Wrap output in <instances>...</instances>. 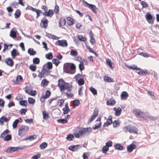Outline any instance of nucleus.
I'll return each instance as SVG.
<instances>
[{
  "instance_id": "1",
  "label": "nucleus",
  "mask_w": 159,
  "mask_h": 159,
  "mask_svg": "<svg viewBox=\"0 0 159 159\" xmlns=\"http://www.w3.org/2000/svg\"><path fill=\"white\" fill-rule=\"evenodd\" d=\"M76 67L73 63H67L64 65V71L67 73L73 74L75 72Z\"/></svg>"
},
{
  "instance_id": "2",
  "label": "nucleus",
  "mask_w": 159,
  "mask_h": 159,
  "mask_svg": "<svg viewBox=\"0 0 159 159\" xmlns=\"http://www.w3.org/2000/svg\"><path fill=\"white\" fill-rule=\"evenodd\" d=\"M133 112L135 116L138 118L144 119L146 117V115L140 110L136 109H134Z\"/></svg>"
},
{
  "instance_id": "3",
  "label": "nucleus",
  "mask_w": 159,
  "mask_h": 159,
  "mask_svg": "<svg viewBox=\"0 0 159 159\" xmlns=\"http://www.w3.org/2000/svg\"><path fill=\"white\" fill-rule=\"evenodd\" d=\"M123 129L124 130H126L130 133L137 134L138 129L135 126L132 125H128L124 127Z\"/></svg>"
},
{
  "instance_id": "4",
  "label": "nucleus",
  "mask_w": 159,
  "mask_h": 159,
  "mask_svg": "<svg viewBox=\"0 0 159 159\" xmlns=\"http://www.w3.org/2000/svg\"><path fill=\"white\" fill-rule=\"evenodd\" d=\"M29 129L28 126L22 125L20 128L18 130V135L20 136H22L24 135L26 132H27Z\"/></svg>"
},
{
  "instance_id": "5",
  "label": "nucleus",
  "mask_w": 159,
  "mask_h": 159,
  "mask_svg": "<svg viewBox=\"0 0 159 159\" xmlns=\"http://www.w3.org/2000/svg\"><path fill=\"white\" fill-rule=\"evenodd\" d=\"M92 131V128L91 127L86 128H82L78 132L80 136L86 135H88L89 133Z\"/></svg>"
},
{
  "instance_id": "6",
  "label": "nucleus",
  "mask_w": 159,
  "mask_h": 159,
  "mask_svg": "<svg viewBox=\"0 0 159 159\" xmlns=\"http://www.w3.org/2000/svg\"><path fill=\"white\" fill-rule=\"evenodd\" d=\"M27 147V146H24L23 147H10L7 148L6 152L7 153H11L17 151L18 150L23 149Z\"/></svg>"
},
{
  "instance_id": "7",
  "label": "nucleus",
  "mask_w": 159,
  "mask_h": 159,
  "mask_svg": "<svg viewBox=\"0 0 159 159\" xmlns=\"http://www.w3.org/2000/svg\"><path fill=\"white\" fill-rule=\"evenodd\" d=\"M82 2L84 5L92 10L95 13H97V8L94 5L85 2L84 0H82Z\"/></svg>"
},
{
  "instance_id": "8",
  "label": "nucleus",
  "mask_w": 159,
  "mask_h": 159,
  "mask_svg": "<svg viewBox=\"0 0 159 159\" xmlns=\"http://www.w3.org/2000/svg\"><path fill=\"white\" fill-rule=\"evenodd\" d=\"M65 83L66 82L62 79H59L58 80V84L57 85L60 89L61 92H62L65 90V87L64 85L65 84Z\"/></svg>"
},
{
  "instance_id": "9",
  "label": "nucleus",
  "mask_w": 159,
  "mask_h": 159,
  "mask_svg": "<svg viewBox=\"0 0 159 159\" xmlns=\"http://www.w3.org/2000/svg\"><path fill=\"white\" fill-rule=\"evenodd\" d=\"M82 147H85L84 145H71L68 148V149L71 150L72 151H75L77 149H80Z\"/></svg>"
},
{
  "instance_id": "10",
  "label": "nucleus",
  "mask_w": 159,
  "mask_h": 159,
  "mask_svg": "<svg viewBox=\"0 0 159 159\" xmlns=\"http://www.w3.org/2000/svg\"><path fill=\"white\" fill-rule=\"evenodd\" d=\"M48 20L45 17H44L41 20L40 25L42 27L46 28L48 26Z\"/></svg>"
},
{
  "instance_id": "11",
  "label": "nucleus",
  "mask_w": 159,
  "mask_h": 159,
  "mask_svg": "<svg viewBox=\"0 0 159 159\" xmlns=\"http://www.w3.org/2000/svg\"><path fill=\"white\" fill-rule=\"evenodd\" d=\"M55 44L56 45L62 47H67L68 45L66 41L65 40H58L56 42Z\"/></svg>"
},
{
  "instance_id": "12",
  "label": "nucleus",
  "mask_w": 159,
  "mask_h": 159,
  "mask_svg": "<svg viewBox=\"0 0 159 159\" xmlns=\"http://www.w3.org/2000/svg\"><path fill=\"white\" fill-rule=\"evenodd\" d=\"M146 18L149 23L151 24H153V21L152 15L149 12L146 13Z\"/></svg>"
},
{
  "instance_id": "13",
  "label": "nucleus",
  "mask_w": 159,
  "mask_h": 159,
  "mask_svg": "<svg viewBox=\"0 0 159 159\" xmlns=\"http://www.w3.org/2000/svg\"><path fill=\"white\" fill-rule=\"evenodd\" d=\"M53 12L52 10L50 9L49 11H44L43 13V15L52 17L53 15Z\"/></svg>"
},
{
  "instance_id": "14",
  "label": "nucleus",
  "mask_w": 159,
  "mask_h": 159,
  "mask_svg": "<svg viewBox=\"0 0 159 159\" xmlns=\"http://www.w3.org/2000/svg\"><path fill=\"white\" fill-rule=\"evenodd\" d=\"M136 148V146L135 144H131L127 146V151L129 152H131L134 149H135Z\"/></svg>"
},
{
  "instance_id": "15",
  "label": "nucleus",
  "mask_w": 159,
  "mask_h": 159,
  "mask_svg": "<svg viewBox=\"0 0 159 159\" xmlns=\"http://www.w3.org/2000/svg\"><path fill=\"white\" fill-rule=\"evenodd\" d=\"M10 118H7L5 116H2L0 118V125H3L4 121L7 122L10 120Z\"/></svg>"
},
{
  "instance_id": "16",
  "label": "nucleus",
  "mask_w": 159,
  "mask_h": 159,
  "mask_svg": "<svg viewBox=\"0 0 159 159\" xmlns=\"http://www.w3.org/2000/svg\"><path fill=\"white\" fill-rule=\"evenodd\" d=\"M5 61L8 65L11 66H12L13 65L14 62L11 58H6Z\"/></svg>"
},
{
  "instance_id": "17",
  "label": "nucleus",
  "mask_w": 159,
  "mask_h": 159,
  "mask_svg": "<svg viewBox=\"0 0 159 159\" xmlns=\"http://www.w3.org/2000/svg\"><path fill=\"white\" fill-rule=\"evenodd\" d=\"M89 35L90 37V42L93 45L95 43V40L93 37V34L91 31L89 32Z\"/></svg>"
},
{
  "instance_id": "18",
  "label": "nucleus",
  "mask_w": 159,
  "mask_h": 159,
  "mask_svg": "<svg viewBox=\"0 0 159 159\" xmlns=\"http://www.w3.org/2000/svg\"><path fill=\"white\" fill-rule=\"evenodd\" d=\"M23 82V78L20 75H18L16 78V81L14 83L16 84H19Z\"/></svg>"
},
{
  "instance_id": "19",
  "label": "nucleus",
  "mask_w": 159,
  "mask_h": 159,
  "mask_svg": "<svg viewBox=\"0 0 159 159\" xmlns=\"http://www.w3.org/2000/svg\"><path fill=\"white\" fill-rule=\"evenodd\" d=\"M11 56L13 58H14L15 57L19 55V52L17 51V50L16 49H13L11 52Z\"/></svg>"
},
{
  "instance_id": "20",
  "label": "nucleus",
  "mask_w": 159,
  "mask_h": 159,
  "mask_svg": "<svg viewBox=\"0 0 159 159\" xmlns=\"http://www.w3.org/2000/svg\"><path fill=\"white\" fill-rule=\"evenodd\" d=\"M66 23V21L65 19L63 17L61 18L59 21V26L61 27L64 26L65 25Z\"/></svg>"
},
{
  "instance_id": "21",
  "label": "nucleus",
  "mask_w": 159,
  "mask_h": 159,
  "mask_svg": "<svg viewBox=\"0 0 159 159\" xmlns=\"http://www.w3.org/2000/svg\"><path fill=\"white\" fill-rule=\"evenodd\" d=\"M128 96V93L125 91L123 92L122 93L121 95V98L123 100L126 99Z\"/></svg>"
},
{
  "instance_id": "22",
  "label": "nucleus",
  "mask_w": 159,
  "mask_h": 159,
  "mask_svg": "<svg viewBox=\"0 0 159 159\" xmlns=\"http://www.w3.org/2000/svg\"><path fill=\"white\" fill-rule=\"evenodd\" d=\"M67 20H68L67 23L68 25L70 26L73 25L74 22V21L72 18L70 17H67Z\"/></svg>"
},
{
  "instance_id": "23",
  "label": "nucleus",
  "mask_w": 159,
  "mask_h": 159,
  "mask_svg": "<svg viewBox=\"0 0 159 159\" xmlns=\"http://www.w3.org/2000/svg\"><path fill=\"white\" fill-rule=\"evenodd\" d=\"M51 94V92L50 91L48 90L46 92L45 95L42 96V97L43 98H49V97L50 96Z\"/></svg>"
},
{
  "instance_id": "24",
  "label": "nucleus",
  "mask_w": 159,
  "mask_h": 159,
  "mask_svg": "<svg viewBox=\"0 0 159 159\" xmlns=\"http://www.w3.org/2000/svg\"><path fill=\"white\" fill-rule=\"evenodd\" d=\"M116 149L122 150L123 149V147L120 144H116L114 146Z\"/></svg>"
},
{
  "instance_id": "25",
  "label": "nucleus",
  "mask_w": 159,
  "mask_h": 159,
  "mask_svg": "<svg viewBox=\"0 0 159 159\" xmlns=\"http://www.w3.org/2000/svg\"><path fill=\"white\" fill-rule=\"evenodd\" d=\"M65 87V89H66L68 91H70L71 90L72 85H70L68 83H66L64 85Z\"/></svg>"
},
{
  "instance_id": "26",
  "label": "nucleus",
  "mask_w": 159,
  "mask_h": 159,
  "mask_svg": "<svg viewBox=\"0 0 159 159\" xmlns=\"http://www.w3.org/2000/svg\"><path fill=\"white\" fill-rule=\"evenodd\" d=\"M28 52L30 55H34L36 54V52L34 51L33 48H29Z\"/></svg>"
},
{
  "instance_id": "27",
  "label": "nucleus",
  "mask_w": 159,
  "mask_h": 159,
  "mask_svg": "<svg viewBox=\"0 0 159 159\" xmlns=\"http://www.w3.org/2000/svg\"><path fill=\"white\" fill-rule=\"evenodd\" d=\"M48 70L49 69L46 68V66H43L42 71L43 72L45 75H46V73H48L50 72Z\"/></svg>"
},
{
  "instance_id": "28",
  "label": "nucleus",
  "mask_w": 159,
  "mask_h": 159,
  "mask_svg": "<svg viewBox=\"0 0 159 159\" xmlns=\"http://www.w3.org/2000/svg\"><path fill=\"white\" fill-rule=\"evenodd\" d=\"M36 136L37 135H32L25 138V140H30V141H32L36 138Z\"/></svg>"
},
{
  "instance_id": "29",
  "label": "nucleus",
  "mask_w": 159,
  "mask_h": 159,
  "mask_svg": "<svg viewBox=\"0 0 159 159\" xmlns=\"http://www.w3.org/2000/svg\"><path fill=\"white\" fill-rule=\"evenodd\" d=\"M107 63L108 65L110 68L112 69L114 68L112 66L113 63L111 62V60L109 59H107L106 60Z\"/></svg>"
},
{
  "instance_id": "30",
  "label": "nucleus",
  "mask_w": 159,
  "mask_h": 159,
  "mask_svg": "<svg viewBox=\"0 0 159 159\" xmlns=\"http://www.w3.org/2000/svg\"><path fill=\"white\" fill-rule=\"evenodd\" d=\"M76 81L79 85H83L84 83V80L82 78H80L79 79L76 80Z\"/></svg>"
},
{
  "instance_id": "31",
  "label": "nucleus",
  "mask_w": 159,
  "mask_h": 159,
  "mask_svg": "<svg viewBox=\"0 0 159 159\" xmlns=\"http://www.w3.org/2000/svg\"><path fill=\"white\" fill-rule=\"evenodd\" d=\"M43 66H46V67L48 69H51L52 67V65L51 62H48L46 64H44Z\"/></svg>"
},
{
  "instance_id": "32",
  "label": "nucleus",
  "mask_w": 159,
  "mask_h": 159,
  "mask_svg": "<svg viewBox=\"0 0 159 159\" xmlns=\"http://www.w3.org/2000/svg\"><path fill=\"white\" fill-rule=\"evenodd\" d=\"M43 119L44 120H47L49 118L48 113L45 111L43 112Z\"/></svg>"
},
{
  "instance_id": "33",
  "label": "nucleus",
  "mask_w": 159,
  "mask_h": 159,
  "mask_svg": "<svg viewBox=\"0 0 159 159\" xmlns=\"http://www.w3.org/2000/svg\"><path fill=\"white\" fill-rule=\"evenodd\" d=\"M138 74L139 75H145L148 74V72L147 70H141L138 73Z\"/></svg>"
},
{
  "instance_id": "34",
  "label": "nucleus",
  "mask_w": 159,
  "mask_h": 159,
  "mask_svg": "<svg viewBox=\"0 0 159 159\" xmlns=\"http://www.w3.org/2000/svg\"><path fill=\"white\" fill-rule=\"evenodd\" d=\"M48 146V144L45 142H43L41 144L39 145V147L42 150L46 148Z\"/></svg>"
},
{
  "instance_id": "35",
  "label": "nucleus",
  "mask_w": 159,
  "mask_h": 159,
  "mask_svg": "<svg viewBox=\"0 0 159 159\" xmlns=\"http://www.w3.org/2000/svg\"><path fill=\"white\" fill-rule=\"evenodd\" d=\"M58 123L64 124L67 122V120L65 119H59L57 120Z\"/></svg>"
},
{
  "instance_id": "36",
  "label": "nucleus",
  "mask_w": 159,
  "mask_h": 159,
  "mask_svg": "<svg viewBox=\"0 0 159 159\" xmlns=\"http://www.w3.org/2000/svg\"><path fill=\"white\" fill-rule=\"evenodd\" d=\"M121 111L122 110L121 108L120 107H118L117 108V110H116V111L115 112V114L117 116H119L121 113Z\"/></svg>"
},
{
  "instance_id": "37",
  "label": "nucleus",
  "mask_w": 159,
  "mask_h": 159,
  "mask_svg": "<svg viewBox=\"0 0 159 159\" xmlns=\"http://www.w3.org/2000/svg\"><path fill=\"white\" fill-rule=\"evenodd\" d=\"M10 36L13 38H16V32L14 30H11L10 31Z\"/></svg>"
},
{
  "instance_id": "38",
  "label": "nucleus",
  "mask_w": 159,
  "mask_h": 159,
  "mask_svg": "<svg viewBox=\"0 0 159 159\" xmlns=\"http://www.w3.org/2000/svg\"><path fill=\"white\" fill-rule=\"evenodd\" d=\"M20 122L18 119H16L13 122L12 124L13 127L14 129L16 128L17 127L18 124Z\"/></svg>"
},
{
  "instance_id": "39",
  "label": "nucleus",
  "mask_w": 159,
  "mask_h": 159,
  "mask_svg": "<svg viewBox=\"0 0 159 159\" xmlns=\"http://www.w3.org/2000/svg\"><path fill=\"white\" fill-rule=\"evenodd\" d=\"M104 81L107 82H113L112 79L109 77L105 76L104 78Z\"/></svg>"
},
{
  "instance_id": "40",
  "label": "nucleus",
  "mask_w": 159,
  "mask_h": 159,
  "mask_svg": "<svg viewBox=\"0 0 159 159\" xmlns=\"http://www.w3.org/2000/svg\"><path fill=\"white\" fill-rule=\"evenodd\" d=\"M101 122H99L98 123H96L94 126L93 127V129H96L99 128L101 126Z\"/></svg>"
},
{
  "instance_id": "41",
  "label": "nucleus",
  "mask_w": 159,
  "mask_h": 159,
  "mask_svg": "<svg viewBox=\"0 0 159 159\" xmlns=\"http://www.w3.org/2000/svg\"><path fill=\"white\" fill-rule=\"evenodd\" d=\"M19 104L21 106H26L27 103V102L26 100L20 101L19 102Z\"/></svg>"
},
{
  "instance_id": "42",
  "label": "nucleus",
  "mask_w": 159,
  "mask_h": 159,
  "mask_svg": "<svg viewBox=\"0 0 159 159\" xmlns=\"http://www.w3.org/2000/svg\"><path fill=\"white\" fill-rule=\"evenodd\" d=\"M10 131L8 129H6L4 130L1 134L0 136V138H4V136L7 134L9 133Z\"/></svg>"
},
{
  "instance_id": "43",
  "label": "nucleus",
  "mask_w": 159,
  "mask_h": 159,
  "mask_svg": "<svg viewBox=\"0 0 159 159\" xmlns=\"http://www.w3.org/2000/svg\"><path fill=\"white\" fill-rule=\"evenodd\" d=\"M45 57L48 59H52L53 57L52 53V52H49L48 54H46Z\"/></svg>"
},
{
  "instance_id": "44",
  "label": "nucleus",
  "mask_w": 159,
  "mask_h": 159,
  "mask_svg": "<svg viewBox=\"0 0 159 159\" xmlns=\"http://www.w3.org/2000/svg\"><path fill=\"white\" fill-rule=\"evenodd\" d=\"M89 90L93 93V95H97V90L93 87H90L89 88Z\"/></svg>"
},
{
  "instance_id": "45",
  "label": "nucleus",
  "mask_w": 159,
  "mask_h": 159,
  "mask_svg": "<svg viewBox=\"0 0 159 159\" xmlns=\"http://www.w3.org/2000/svg\"><path fill=\"white\" fill-rule=\"evenodd\" d=\"M14 15L15 18H17L19 17L20 15V10L19 9L16 10Z\"/></svg>"
},
{
  "instance_id": "46",
  "label": "nucleus",
  "mask_w": 159,
  "mask_h": 159,
  "mask_svg": "<svg viewBox=\"0 0 159 159\" xmlns=\"http://www.w3.org/2000/svg\"><path fill=\"white\" fill-rule=\"evenodd\" d=\"M11 139V135L8 134L5 136L4 138V140L5 141H9Z\"/></svg>"
},
{
  "instance_id": "47",
  "label": "nucleus",
  "mask_w": 159,
  "mask_h": 159,
  "mask_svg": "<svg viewBox=\"0 0 159 159\" xmlns=\"http://www.w3.org/2000/svg\"><path fill=\"white\" fill-rule=\"evenodd\" d=\"M52 62L55 64L56 66H57L60 63V62L57 59L54 58L52 60Z\"/></svg>"
},
{
  "instance_id": "48",
  "label": "nucleus",
  "mask_w": 159,
  "mask_h": 159,
  "mask_svg": "<svg viewBox=\"0 0 159 159\" xmlns=\"http://www.w3.org/2000/svg\"><path fill=\"white\" fill-rule=\"evenodd\" d=\"M48 82L46 79L43 80L41 82V86L44 87V86H47L48 85Z\"/></svg>"
},
{
  "instance_id": "49",
  "label": "nucleus",
  "mask_w": 159,
  "mask_h": 159,
  "mask_svg": "<svg viewBox=\"0 0 159 159\" xmlns=\"http://www.w3.org/2000/svg\"><path fill=\"white\" fill-rule=\"evenodd\" d=\"M78 38L81 41L85 42L87 40V38H85L84 37H83L81 35H79Z\"/></svg>"
},
{
  "instance_id": "50",
  "label": "nucleus",
  "mask_w": 159,
  "mask_h": 159,
  "mask_svg": "<svg viewBox=\"0 0 159 159\" xmlns=\"http://www.w3.org/2000/svg\"><path fill=\"white\" fill-rule=\"evenodd\" d=\"M109 148L106 146H103L102 148V151L103 153L106 154L108 151Z\"/></svg>"
},
{
  "instance_id": "51",
  "label": "nucleus",
  "mask_w": 159,
  "mask_h": 159,
  "mask_svg": "<svg viewBox=\"0 0 159 159\" xmlns=\"http://www.w3.org/2000/svg\"><path fill=\"white\" fill-rule=\"evenodd\" d=\"M70 55L75 56L77 55L78 52L75 50L72 49L70 51Z\"/></svg>"
},
{
  "instance_id": "52",
  "label": "nucleus",
  "mask_w": 159,
  "mask_h": 159,
  "mask_svg": "<svg viewBox=\"0 0 159 159\" xmlns=\"http://www.w3.org/2000/svg\"><path fill=\"white\" fill-rule=\"evenodd\" d=\"M79 68L80 71L84 70V65L82 61H80V63L79 65Z\"/></svg>"
},
{
  "instance_id": "53",
  "label": "nucleus",
  "mask_w": 159,
  "mask_h": 159,
  "mask_svg": "<svg viewBox=\"0 0 159 159\" xmlns=\"http://www.w3.org/2000/svg\"><path fill=\"white\" fill-rule=\"evenodd\" d=\"M74 138L73 135L71 134H68L66 138V139L69 141H71L73 140Z\"/></svg>"
},
{
  "instance_id": "54",
  "label": "nucleus",
  "mask_w": 159,
  "mask_h": 159,
  "mask_svg": "<svg viewBox=\"0 0 159 159\" xmlns=\"http://www.w3.org/2000/svg\"><path fill=\"white\" fill-rule=\"evenodd\" d=\"M33 62L34 64H38L39 63L40 60L38 58H35L33 59Z\"/></svg>"
},
{
  "instance_id": "55",
  "label": "nucleus",
  "mask_w": 159,
  "mask_h": 159,
  "mask_svg": "<svg viewBox=\"0 0 159 159\" xmlns=\"http://www.w3.org/2000/svg\"><path fill=\"white\" fill-rule=\"evenodd\" d=\"M113 125L114 127H116L119 126L120 123L118 120H116L113 122Z\"/></svg>"
},
{
  "instance_id": "56",
  "label": "nucleus",
  "mask_w": 159,
  "mask_h": 159,
  "mask_svg": "<svg viewBox=\"0 0 159 159\" xmlns=\"http://www.w3.org/2000/svg\"><path fill=\"white\" fill-rule=\"evenodd\" d=\"M106 122L109 124H110V125L112 123V117L111 116H109L108 118L107 119Z\"/></svg>"
},
{
  "instance_id": "57",
  "label": "nucleus",
  "mask_w": 159,
  "mask_h": 159,
  "mask_svg": "<svg viewBox=\"0 0 159 159\" xmlns=\"http://www.w3.org/2000/svg\"><path fill=\"white\" fill-rule=\"evenodd\" d=\"M80 102L79 100L75 99L73 102V104L75 106H78L79 105Z\"/></svg>"
},
{
  "instance_id": "58",
  "label": "nucleus",
  "mask_w": 159,
  "mask_h": 159,
  "mask_svg": "<svg viewBox=\"0 0 159 159\" xmlns=\"http://www.w3.org/2000/svg\"><path fill=\"white\" fill-rule=\"evenodd\" d=\"M28 102L30 104H34L35 102V100L34 99L29 97L28 98Z\"/></svg>"
},
{
  "instance_id": "59",
  "label": "nucleus",
  "mask_w": 159,
  "mask_h": 159,
  "mask_svg": "<svg viewBox=\"0 0 159 159\" xmlns=\"http://www.w3.org/2000/svg\"><path fill=\"white\" fill-rule=\"evenodd\" d=\"M27 109H25L24 108L21 109L19 111L20 114L23 115L25 114V113L27 112Z\"/></svg>"
},
{
  "instance_id": "60",
  "label": "nucleus",
  "mask_w": 159,
  "mask_h": 159,
  "mask_svg": "<svg viewBox=\"0 0 159 159\" xmlns=\"http://www.w3.org/2000/svg\"><path fill=\"white\" fill-rule=\"evenodd\" d=\"M141 3L143 7H148V4H147L146 2L142 1L141 2Z\"/></svg>"
},
{
  "instance_id": "61",
  "label": "nucleus",
  "mask_w": 159,
  "mask_h": 159,
  "mask_svg": "<svg viewBox=\"0 0 159 159\" xmlns=\"http://www.w3.org/2000/svg\"><path fill=\"white\" fill-rule=\"evenodd\" d=\"M29 68L32 71H34L36 70V66L33 65H30L29 66Z\"/></svg>"
},
{
  "instance_id": "62",
  "label": "nucleus",
  "mask_w": 159,
  "mask_h": 159,
  "mask_svg": "<svg viewBox=\"0 0 159 159\" xmlns=\"http://www.w3.org/2000/svg\"><path fill=\"white\" fill-rule=\"evenodd\" d=\"M112 142L111 141H109L107 142L106 143L105 146H107V147H108L109 148V147H111L112 146Z\"/></svg>"
},
{
  "instance_id": "63",
  "label": "nucleus",
  "mask_w": 159,
  "mask_h": 159,
  "mask_svg": "<svg viewBox=\"0 0 159 159\" xmlns=\"http://www.w3.org/2000/svg\"><path fill=\"white\" fill-rule=\"evenodd\" d=\"M116 103L114 100L112 101H108L107 102V105H113Z\"/></svg>"
},
{
  "instance_id": "64",
  "label": "nucleus",
  "mask_w": 159,
  "mask_h": 159,
  "mask_svg": "<svg viewBox=\"0 0 159 159\" xmlns=\"http://www.w3.org/2000/svg\"><path fill=\"white\" fill-rule=\"evenodd\" d=\"M26 10H31L32 11H34L35 10H36V9L32 7L29 6V5H28L27 7L26 8Z\"/></svg>"
}]
</instances>
